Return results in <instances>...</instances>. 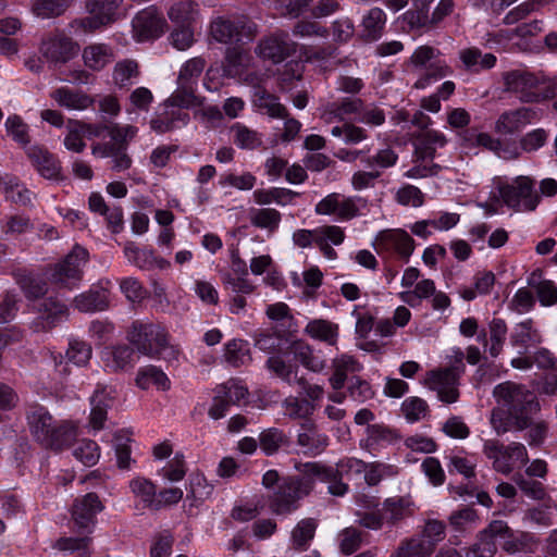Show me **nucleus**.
Segmentation results:
<instances>
[{
    "instance_id": "obj_6",
    "label": "nucleus",
    "mask_w": 557,
    "mask_h": 557,
    "mask_svg": "<svg viewBox=\"0 0 557 557\" xmlns=\"http://www.w3.org/2000/svg\"><path fill=\"white\" fill-rule=\"evenodd\" d=\"M127 337L140 354L149 357L160 355L168 347V334L160 324L135 321Z\"/></svg>"
},
{
    "instance_id": "obj_51",
    "label": "nucleus",
    "mask_w": 557,
    "mask_h": 557,
    "mask_svg": "<svg viewBox=\"0 0 557 557\" xmlns=\"http://www.w3.org/2000/svg\"><path fill=\"white\" fill-rule=\"evenodd\" d=\"M298 194L285 188H272L270 190H256L253 196L256 201L259 205H269L271 202H276L278 205L285 206L294 197Z\"/></svg>"
},
{
    "instance_id": "obj_14",
    "label": "nucleus",
    "mask_w": 557,
    "mask_h": 557,
    "mask_svg": "<svg viewBox=\"0 0 557 557\" xmlns=\"http://www.w3.org/2000/svg\"><path fill=\"white\" fill-rule=\"evenodd\" d=\"M377 251H394L408 261L414 250L413 238L404 230H384L375 238Z\"/></svg>"
},
{
    "instance_id": "obj_50",
    "label": "nucleus",
    "mask_w": 557,
    "mask_h": 557,
    "mask_svg": "<svg viewBox=\"0 0 557 557\" xmlns=\"http://www.w3.org/2000/svg\"><path fill=\"white\" fill-rule=\"evenodd\" d=\"M17 283L25 297L28 299L40 298L48 292L46 281L29 274L20 275L17 277Z\"/></svg>"
},
{
    "instance_id": "obj_40",
    "label": "nucleus",
    "mask_w": 557,
    "mask_h": 557,
    "mask_svg": "<svg viewBox=\"0 0 557 557\" xmlns=\"http://www.w3.org/2000/svg\"><path fill=\"white\" fill-rule=\"evenodd\" d=\"M165 104L185 109L199 106L200 101L195 94V85L177 81V88L165 101Z\"/></svg>"
},
{
    "instance_id": "obj_2",
    "label": "nucleus",
    "mask_w": 557,
    "mask_h": 557,
    "mask_svg": "<svg viewBox=\"0 0 557 557\" xmlns=\"http://www.w3.org/2000/svg\"><path fill=\"white\" fill-rule=\"evenodd\" d=\"M504 91L523 103H539L557 96V79L546 78L527 70H510L502 74Z\"/></svg>"
},
{
    "instance_id": "obj_37",
    "label": "nucleus",
    "mask_w": 557,
    "mask_h": 557,
    "mask_svg": "<svg viewBox=\"0 0 557 557\" xmlns=\"http://www.w3.org/2000/svg\"><path fill=\"white\" fill-rule=\"evenodd\" d=\"M106 366L112 371H126L134 367V349L127 345L112 347Z\"/></svg>"
},
{
    "instance_id": "obj_27",
    "label": "nucleus",
    "mask_w": 557,
    "mask_h": 557,
    "mask_svg": "<svg viewBox=\"0 0 557 557\" xmlns=\"http://www.w3.org/2000/svg\"><path fill=\"white\" fill-rule=\"evenodd\" d=\"M332 369L333 374L329 379L330 384L333 389L339 391L344 387L348 373L360 371L361 366L354 357L343 355L332 361Z\"/></svg>"
},
{
    "instance_id": "obj_64",
    "label": "nucleus",
    "mask_w": 557,
    "mask_h": 557,
    "mask_svg": "<svg viewBox=\"0 0 557 557\" xmlns=\"http://www.w3.org/2000/svg\"><path fill=\"white\" fill-rule=\"evenodd\" d=\"M174 537L171 532L163 531L156 535L150 549V557H169L171 555Z\"/></svg>"
},
{
    "instance_id": "obj_10",
    "label": "nucleus",
    "mask_w": 557,
    "mask_h": 557,
    "mask_svg": "<svg viewBox=\"0 0 557 557\" xmlns=\"http://www.w3.org/2000/svg\"><path fill=\"white\" fill-rule=\"evenodd\" d=\"M123 0H86L85 7L91 16L75 20L71 27L94 30L116 20L117 10Z\"/></svg>"
},
{
    "instance_id": "obj_36",
    "label": "nucleus",
    "mask_w": 557,
    "mask_h": 557,
    "mask_svg": "<svg viewBox=\"0 0 557 557\" xmlns=\"http://www.w3.org/2000/svg\"><path fill=\"white\" fill-rule=\"evenodd\" d=\"M259 444L267 456L276 454L289 444L288 436L277 428L263 430L259 435Z\"/></svg>"
},
{
    "instance_id": "obj_33",
    "label": "nucleus",
    "mask_w": 557,
    "mask_h": 557,
    "mask_svg": "<svg viewBox=\"0 0 557 557\" xmlns=\"http://www.w3.org/2000/svg\"><path fill=\"white\" fill-rule=\"evenodd\" d=\"M459 58L467 71L478 73L480 70H490L496 63V57L493 53L482 54L478 48H467L459 52Z\"/></svg>"
},
{
    "instance_id": "obj_24",
    "label": "nucleus",
    "mask_w": 557,
    "mask_h": 557,
    "mask_svg": "<svg viewBox=\"0 0 557 557\" xmlns=\"http://www.w3.org/2000/svg\"><path fill=\"white\" fill-rule=\"evenodd\" d=\"M304 432L297 436V443L305 448L306 454L318 455L322 453L329 445V438L325 434L320 433L311 421L302 423Z\"/></svg>"
},
{
    "instance_id": "obj_44",
    "label": "nucleus",
    "mask_w": 557,
    "mask_h": 557,
    "mask_svg": "<svg viewBox=\"0 0 557 557\" xmlns=\"http://www.w3.org/2000/svg\"><path fill=\"white\" fill-rule=\"evenodd\" d=\"M246 54L238 47H230L225 51L222 71L225 77L235 78L243 72Z\"/></svg>"
},
{
    "instance_id": "obj_60",
    "label": "nucleus",
    "mask_w": 557,
    "mask_h": 557,
    "mask_svg": "<svg viewBox=\"0 0 557 557\" xmlns=\"http://www.w3.org/2000/svg\"><path fill=\"white\" fill-rule=\"evenodd\" d=\"M507 325L502 319H493L490 323V336L492 345L490 347V354L492 357H497L506 339Z\"/></svg>"
},
{
    "instance_id": "obj_30",
    "label": "nucleus",
    "mask_w": 557,
    "mask_h": 557,
    "mask_svg": "<svg viewBox=\"0 0 557 557\" xmlns=\"http://www.w3.org/2000/svg\"><path fill=\"white\" fill-rule=\"evenodd\" d=\"M305 333L313 339L334 346L338 339V325L329 320L314 319L306 325Z\"/></svg>"
},
{
    "instance_id": "obj_25",
    "label": "nucleus",
    "mask_w": 557,
    "mask_h": 557,
    "mask_svg": "<svg viewBox=\"0 0 557 557\" xmlns=\"http://www.w3.org/2000/svg\"><path fill=\"white\" fill-rule=\"evenodd\" d=\"M113 397L104 388H97L90 398L89 423L94 430H101L107 420L108 409L112 406Z\"/></svg>"
},
{
    "instance_id": "obj_16",
    "label": "nucleus",
    "mask_w": 557,
    "mask_h": 557,
    "mask_svg": "<svg viewBox=\"0 0 557 557\" xmlns=\"http://www.w3.org/2000/svg\"><path fill=\"white\" fill-rule=\"evenodd\" d=\"M315 212L325 215L336 214L342 220H351L359 214V207L356 199L333 193L317 203Z\"/></svg>"
},
{
    "instance_id": "obj_26",
    "label": "nucleus",
    "mask_w": 557,
    "mask_h": 557,
    "mask_svg": "<svg viewBox=\"0 0 557 557\" xmlns=\"http://www.w3.org/2000/svg\"><path fill=\"white\" fill-rule=\"evenodd\" d=\"M252 102L261 112L274 119H286L288 111L278 98L265 89L258 88L253 92Z\"/></svg>"
},
{
    "instance_id": "obj_58",
    "label": "nucleus",
    "mask_w": 557,
    "mask_h": 557,
    "mask_svg": "<svg viewBox=\"0 0 557 557\" xmlns=\"http://www.w3.org/2000/svg\"><path fill=\"white\" fill-rule=\"evenodd\" d=\"M406 506H407V503L401 498L386 499L383 503V507L381 509V512L384 517V521L394 525L397 522H399L400 520H403L406 517V510H407Z\"/></svg>"
},
{
    "instance_id": "obj_45",
    "label": "nucleus",
    "mask_w": 557,
    "mask_h": 557,
    "mask_svg": "<svg viewBox=\"0 0 557 557\" xmlns=\"http://www.w3.org/2000/svg\"><path fill=\"white\" fill-rule=\"evenodd\" d=\"M5 129L12 139L22 148L30 144L29 126L21 116L13 114L5 120Z\"/></svg>"
},
{
    "instance_id": "obj_62",
    "label": "nucleus",
    "mask_w": 557,
    "mask_h": 557,
    "mask_svg": "<svg viewBox=\"0 0 557 557\" xmlns=\"http://www.w3.org/2000/svg\"><path fill=\"white\" fill-rule=\"evenodd\" d=\"M414 10L405 13V18L412 26H425L429 24V5L433 0H412Z\"/></svg>"
},
{
    "instance_id": "obj_35",
    "label": "nucleus",
    "mask_w": 557,
    "mask_h": 557,
    "mask_svg": "<svg viewBox=\"0 0 557 557\" xmlns=\"http://www.w3.org/2000/svg\"><path fill=\"white\" fill-rule=\"evenodd\" d=\"M386 22V15L380 8H372L362 18L361 36L369 41L376 40L381 37L383 27Z\"/></svg>"
},
{
    "instance_id": "obj_43",
    "label": "nucleus",
    "mask_w": 557,
    "mask_h": 557,
    "mask_svg": "<svg viewBox=\"0 0 557 557\" xmlns=\"http://www.w3.org/2000/svg\"><path fill=\"white\" fill-rule=\"evenodd\" d=\"M139 76L138 63L134 60H122L117 62L113 70V82L119 88H125L133 84V81Z\"/></svg>"
},
{
    "instance_id": "obj_5",
    "label": "nucleus",
    "mask_w": 557,
    "mask_h": 557,
    "mask_svg": "<svg viewBox=\"0 0 557 557\" xmlns=\"http://www.w3.org/2000/svg\"><path fill=\"white\" fill-rule=\"evenodd\" d=\"M257 33L256 23L246 15L219 16L210 25V34L221 44L251 41Z\"/></svg>"
},
{
    "instance_id": "obj_63",
    "label": "nucleus",
    "mask_w": 557,
    "mask_h": 557,
    "mask_svg": "<svg viewBox=\"0 0 557 557\" xmlns=\"http://www.w3.org/2000/svg\"><path fill=\"white\" fill-rule=\"evenodd\" d=\"M396 200L403 206L421 207L424 202L423 193L413 185H405L396 193Z\"/></svg>"
},
{
    "instance_id": "obj_52",
    "label": "nucleus",
    "mask_w": 557,
    "mask_h": 557,
    "mask_svg": "<svg viewBox=\"0 0 557 557\" xmlns=\"http://www.w3.org/2000/svg\"><path fill=\"white\" fill-rule=\"evenodd\" d=\"M413 166L409 169L405 176L408 178H425L438 175L442 170V166L437 163H434L433 160L430 159H420L419 156L413 154Z\"/></svg>"
},
{
    "instance_id": "obj_29",
    "label": "nucleus",
    "mask_w": 557,
    "mask_h": 557,
    "mask_svg": "<svg viewBox=\"0 0 557 557\" xmlns=\"http://www.w3.org/2000/svg\"><path fill=\"white\" fill-rule=\"evenodd\" d=\"M84 63L94 71H100L114 59L113 49L106 44H92L83 50Z\"/></svg>"
},
{
    "instance_id": "obj_21",
    "label": "nucleus",
    "mask_w": 557,
    "mask_h": 557,
    "mask_svg": "<svg viewBox=\"0 0 557 557\" xmlns=\"http://www.w3.org/2000/svg\"><path fill=\"white\" fill-rule=\"evenodd\" d=\"M78 436L77 425L72 421H58L47 442L42 446L61 450L72 445Z\"/></svg>"
},
{
    "instance_id": "obj_38",
    "label": "nucleus",
    "mask_w": 557,
    "mask_h": 557,
    "mask_svg": "<svg viewBox=\"0 0 557 557\" xmlns=\"http://www.w3.org/2000/svg\"><path fill=\"white\" fill-rule=\"evenodd\" d=\"M431 542H425L421 536L404 541L391 557H430L434 550Z\"/></svg>"
},
{
    "instance_id": "obj_22",
    "label": "nucleus",
    "mask_w": 557,
    "mask_h": 557,
    "mask_svg": "<svg viewBox=\"0 0 557 557\" xmlns=\"http://www.w3.org/2000/svg\"><path fill=\"white\" fill-rule=\"evenodd\" d=\"M542 342L539 331L532 327V322H521L510 335V344L517 348L519 355H528L531 347Z\"/></svg>"
},
{
    "instance_id": "obj_31",
    "label": "nucleus",
    "mask_w": 557,
    "mask_h": 557,
    "mask_svg": "<svg viewBox=\"0 0 557 557\" xmlns=\"http://www.w3.org/2000/svg\"><path fill=\"white\" fill-rule=\"evenodd\" d=\"M289 351L297 361L312 372H321L325 368V361L315 356L313 348L304 341L293 342Z\"/></svg>"
},
{
    "instance_id": "obj_23",
    "label": "nucleus",
    "mask_w": 557,
    "mask_h": 557,
    "mask_svg": "<svg viewBox=\"0 0 557 557\" xmlns=\"http://www.w3.org/2000/svg\"><path fill=\"white\" fill-rule=\"evenodd\" d=\"M50 97L60 106L69 110H85L94 103V99L82 90L60 87L54 89Z\"/></svg>"
},
{
    "instance_id": "obj_57",
    "label": "nucleus",
    "mask_w": 557,
    "mask_h": 557,
    "mask_svg": "<svg viewBox=\"0 0 557 557\" xmlns=\"http://www.w3.org/2000/svg\"><path fill=\"white\" fill-rule=\"evenodd\" d=\"M92 540L88 535L78 537H61L55 542L54 547L60 550L83 552L82 555L84 557H90L91 552L89 550V546Z\"/></svg>"
},
{
    "instance_id": "obj_28",
    "label": "nucleus",
    "mask_w": 557,
    "mask_h": 557,
    "mask_svg": "<svg viewBox=\"0 0 557 557\" xmlns=\"http://www.w3.org/2000/svg\"><path fill=\"white\" fill-rule=\"evenodd\" d=\"M73 306L81 312L103 311L109 308V297L106 289L87 290L73 299Z\"/></svg>"
},
{
    "instance_id": "obj_17",
    "label": "nucleus",
    "mask_w": 557,
    "mask_h": 557,
    "mask_svg": "<svg viewBox=\"0 0 557 557\" xmlns=\"http://www.w3.org/2000/svg\"><path fill=\"white\" fill-rule=\"evenodd\" d=\"M38 313L35 330L49 331L67 318L69 309L60 300L49 297L38 305Z\"/></svg>"
},
{
    "instance_id": "obj_9",
    "label": "nucleus",
    "mask_w": 557,
    "mask_h": 557,
    "mask_svg": "<svg viewBox=\"0 0 557 557\" xmlns=\"http://www.w3.org/2000/svg\"><path fill=\"white\" fill-rule=\"evenodd\" d=\"M40 52L53 64H65L78 54L79 45L63 32L55 30L42 39Z\"/></svg>"
},
{
    "instance_id": "obj_55",
    "label": "nucleus",
    "mask_w": 557,
    "mask_h": 557,
    "mask_svg": "<svg viewBox=\"0 0 557 557\" xmlns=\"http://www.w3.org/2000/svg\"><path fill=\"white\" fill-rule=\"evenodd\" d=\"M187 117V114H183L180 111H172L171 113L165 112L153 117L150 121V126L154 132L163 134L172 131L175 127L176 121L186 123Z\"/></svg>"
},
{
    "instance_id": "obj_7",
    "label": "nucleus",
    "mask_w": 557,
    "mask_h": 557,
    "mask_svg": "<svg viewBox=\"0 0 557 557\" xmlns=\"http://www.w3.org/2000/svg\"><path fill=\"white\" fill-rule=\"evenodd\" d=\"M465 366H451L432 370L428 373L425 385L436 392L437 398L445 404H454L459 398V379Z\"/></svg>"
},
{
    "instance_id": "obj_53",
    "label": "nucleus",
    "mask_w": 557,
    "mask_h": 557,
    "mask_svg": "<svg viewBox=\"0 0 557 557\" xmlns=\"http://www.w3.org/2000/svg\"><path fill=\"white\" fill-rule=\"evenodd\" d=\"M347 394L358 404H363L374 397L370 383L359 376H351L349 379Z\"/></svg>"
},
{
    "instance_id": "obj_8",
    "label": "nucleus",
    "mask_w": 557,
    "mask_h": 557,
    "mask_svg": "<svg viewBox=\"0 0 557 557\" xmlns=\"http://www.w3.org/2000/svg\"><path fill=\"white\" fill-rule=\"evenodd\" d=\"M499 195L508 207L517 211H532L540 200L532 181L527 176H519L512 184L500 186Z\"/></svg>"
},
{
    "instance_id": "obj_46",
    "label": "nucleus",
    "mask_w": 557,
    "mask_h": 557,
    "mask_svg": "<svg viewBox=\"0 0 557 557\" xmlns=\"http://www.w3.org/2000/svg\"><path fill=\"white\" fill-rule=\"evenodd\" d=\"M231 132L234 133L235 144L242 149H256L262 144L261 136L243 124H234Z\"/></svg>"
},
{
    "instance_id": "obj_15",
    "label": "nucleus",
    "mask_w": 557,
    "mask_h": 557,
    "mask_svg": "<svg viewBox=\"0 0 557 557\" xmlns=\"http://www.w3.org/2000/svg\"><path fill=\"white\" fill-rule=\"evenodd\" d=\"M165 20L154 7L138 12L133 20V28L139 40L159 37L164 32Z\"/></svg>"
},
{
    "instance_id": "obj_56",
    "label": "nucleus",
    "mask_w": 557,
    "mask_h": 557,
    "mask_svg": "<svg viewBox=\"0 0 557 557\" xmlns=\"http://www.w3.org/2000/svg\"><path fill=\"white\" fill-rule=\"evenodd\" d=\"M225 360L233 367H239L249 360L248 349L242 339H233L225 346Z\"/></svg>"
},
{
    "instance_id": "obj_59",
    "label": "nucleus",
    "mask_w": 557,
    "mask_h": 557,
    "mask_svg": "<svg viewBox=\"0 0 557 557\" xmlns=\"http://www.w3.org/2000/svg\"><path fill=\"white\" fill-rule=\"evenodd\" d=\"M512 480L527 496L536 500L545 498L546 492L541 482L535 481L532 478H525L521 473H516Z\"/></svg>"
},
{
    "instance_id": "obj_4",
    "label": "nucleus",
    "mask_w": 557,
    "mask_h": 557,
    "mask_svg": "<svg viewBox=\"0 0 557 557\" xmlns=\"http://www.w3.org/2000/svg\"><path fill=\"white\" fill-rule=\"evenodd\" d=\"M310 494V482L298 475L282 478L269 496V507L275 515H288L299 506V500Z\"/></svg>"
},
{
    "instance_id": "obj_3",
    "label": "nucleus",
    "mask_w": 557,
    "mask_h": 557,
    "mask_svg": "<svg viewBox=\"0 0 557 557\" xmlns=\"http://www.w3.org/2000/svg\"><path fill=\"white\" fill-rule=\"evenodd\" d=\"M88 258L87 249L75 245L61 261L47 269L49 282L63 288L72 289L76 287L83 280V268L87 263Z\"/></svg>"
},
{
    "instance_id": "obj_11",
    "label": "nucleus",
    "mask_w": 557,
    "mask_h": 557,
    "mask_svg": "<svg viewBox=\"0 0 557 557\" xmlns=\"http://www.w3.org/2000/svg\"><path fill=\"white\" fill-rule=\"evenodd\" d=\"M96 493L76 498L72 505L71 517L74 528L81 533L90 534L96 524V516L103 510Z\"/></svg>"
},
{
    "instance_id": "obj_32",
    "label": "nucleus",
    "mask_w": 557,
    "mask_h": 557,
    "mask_svg": "<svg viewBox=\"0 0 557 557\" xmlns=\"http://www.w3.org/2000/svg\"><path fill=\"white\" fill-rule=\"evenodd\" d=\"M318 521L313 518L301 519L292 530L290 540L293 548L299 552L307 550L314 537Z\"/></svg>"
},
{
    "instance_id": "obj_18",
    "label": "nucleus",
    "mask_w": 557,
    "mask_h": 557,
    "mask_svg": "<svg viewBox=\"0 0 557 557\" xmlns=\"http://www.w3.org/2000/svg\"><path fill=\"white\" fill-rule=\"evenodd\" d=\"M26 419L32 435L41 445L48 441L50 433L58 422L53 420L45 407L39 405L29 407L26 412Z\"/></svg>"
},
{
    "instance_id": "obj_19",
    "label": "nucleus",
    "mask_w": 557,
    "mask_h": 557,
    "mask_svg": "<svg viewBox=\"0 0 557 557\" xmlns=\"http://www.w3.org/2000/svg\"><path fill=\"white\" fill-rule=\"evenodd\" d=\"M535 112L530 108H519L502 113L495 123V131L503 135L513 134L531 123Z\"/></svg>"
},
{
    "instance_id": "obj_12",
    "label": "nucleus",
    "mask_w": 557,
    "mask_h": 557,
    "mask_svg": "<svg viewBox=\"0 0 557 557\" xmlns=\"http://www.w3.org/2000/svg\"><path fill=\"white\" fill-rule=\"evenodd\" d=\"M297 44L293 41L288 33L276 30L262 38L257 45L255 52L258 57L280 63L296 52Z\"/></svg>"
},
{
    "instance_id": "obj_47",
    "label": "nucleus",
    "mask_w": 557,
    "mask_h": 557,
    "mask_svg": "<svg viewBox=\"0 0 557 557\" xmlns=\"http://www.w3.org/2000/svg\"><path fill=\"white\" fill-rule=\"evenodd\" d=\"M196 14V3L194 1H181L173 4L169 11V18L178 26H189Z\"/></svg>"
},
{
    "instance_id": "obj_39",
    "label": "nucleus",
    "mask_w": 557,
    "mask_h": 557,
    "mask_svg": "<svg viewBox=\"0 0 557 557\" xmlns=\"http://www.w3.org/2000/svg\"><path fill=\"white\" fill-rule=\"evenodd\" d=\"M136 384L143 389H147L151 385H156L158 388L163 391L170 388V381L168 376L154 366L141 368L137 373Z\"/></svg>"
},
{
    "instance_id": "obj_42",
    "label": "nucleus",
    "mask_w": 557,
    "mask_h": 557,
    "mask_svg": "<svg viewBox=\"0 0 557 557\" xmlns=\"http://www.w3.org/2000/svg\"><path fill=\"white\" fill-rule=\"evenodd\" d=\"M400 411L408 422L414 423L425 419L430 413V408L424 399L410 396L401 403Z\"/></svg>"
},
{
    "instance_id": "obj_41",
    "label": "nucleus",
    "mask_w": 557,
    "mask_h": 557,
    "mask_svg": "<svg viewBox=\"0 0 557 557\" xmlns=\"http://www.w3.org/2000/svg\"><path fill=\"white\" fill-rule=\"evenodd\" d=\"M73 0H34L32 12L40 18H53L62 15Z\"/></svg>"
},
{
    "instance_id": "obj_48",
    "label": "nucleus",
    "mask_w": 557,
    "mask_h": 557,
    "mask_svg": "<svg viewBox=\"0 0 557 557\" xmlns=\"http://www.w3.org/2000/svg\"><path fill=\"white\" fill-rule=\"evenodd\" d=\"M74 457L83 465L91 467L99 460L100 453L96 442L91 440H81L76 442L73 449Z\"/></svg>"
},
{
    "instance_id": "obj_13",
    "label": "nucleus",
    "mask_w": 557,
    "mask_h": 557,
    "mask_svg": "<svg viewBox=\"0 0 557 557\" xmlns=\"http://www.w3.org/2000/svg\"><path fill=\"white\" fill-rule=\"evenodd\" d=\"M301 472L298 476L310 482V492L315 480L327 483V491L334 496H344L348 492V485L341 480V472L336 468L320 462H307Z\"/></svg>"
},
{
    "instance_id": "obj_61",
    "label": "nucleus",
    "mask_w": 557,
    "mask_h": 557,
    "mask_svg": "<svg viewBox=\"0 0 557 557\" xmlns=\"http://www.w3.org/2000/svg\"><path fill=\"white\" fill-rule=\"evenodd\" d=\"M206 66V60L201 57L193 58L182 66L177 81L196 85L198 77Z\"/></svg>"
},
{
    "instance_id": "obj_34",
    "label": "nucleus",
    "mask_w": 557,
    "mask_h": 557,
    "mask_svg": "<svg viewBox=\"0 0 557 557\" xmlns=\"http://www.w3.org/2000/svg\"><path fill=\"white\" fill-rule=\"evenodd\" d=\"M484 455L493 460V468L497 472L508 474L512 471L510 455L505 450V446L498 441L488 440L483 446Z\"/></svg>"
},
{
    "instance_id": "obj_54",
    "label": "nucleus",
    "mask_w": 557,
    "mask_h": 557,
    "mask_svg": "<svg viewBox=\"0 0 557 557\" xmlns=\"http://www.w3.org/2000/svg\"><path fill=\"white\" fill-rule=\"evenodd\" d=\"M363 101L360 98H344L341 101L332 102L329 106V113L339 120H344L346 115L360 114Z\"/></svg>"
},
{
    "instance_id": "obj_1",
    "label": "nucleus",
    "mask_w": 557,
    "mask_h": 557,
    "mask_svg": "<svg viewBox=\"0 0 557 557\" xmlns=\"http://www.w3.org/2000/svg\"><path fill=\"white\" fill-rule=\"evenodd\" d=\"M493 396L499 408L493 409L491 424L498 435L510 430H527L531 423V416L541 410L535 394L516 382L507 381L496 385Z\"/></svg>"
},
{
    "instance_id": "obj_49",
    "label": "nucleus",
    "mask_w": 557,
    "mask_h": 557,
    "mask_svg": "<svg viewBox=\"0 0 557 557\" xmlns=\"http://www.w3.org/2000/svg\"><path fill=\"white\" fill-rule=\"evenodd\" d=\"M250 222L257 227L274 231L281 222V213L271 208L256 209L250 212Z\"/></svg>"
},
{
    "instance_id": "obj_20",
    "label": "nucleus",
    "mask_w": 557,
    "mask_h": 557,
    "mask_svg": "<svg viewBox=\"0 0 557 557\" xmlns=\"http://www.w3.org/2000/svg\"><path fill=\"white\" fill-rule=\"evenodd\" d=\"M447 139L443 133L434 129L420 132L414 138V156L420 159H430L432 161L435 157L437 148L446 145Z\"/></svg>"
}]
</instances>
